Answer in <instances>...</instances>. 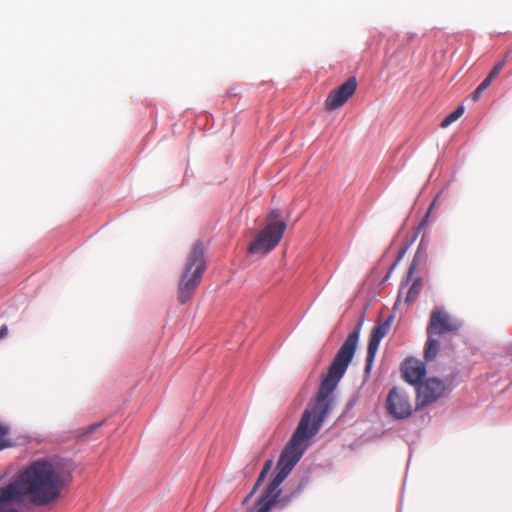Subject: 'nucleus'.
Wrapping results in <instances>:
<instances>
[{
	"label": "nucleus",
	"mask_w": 512,
	"mask_h": 512,
	"mask_svg": "<svg viewBox=\"0 0 512 512\" xmlns=\"http://www.w3.org/2000/svg\"><path fill=\"white\" fill-rule=\"evenodd\" d=\"M363 322L364 315H362L353 331L348 335L336 353L326 375L321 380L315 398L310 401L304 410L295 431L282 449L276 463L273 478L257 500L255 512L285 509L301 492L302 484L297 489L285 494H282L280 485L300 461L330 413L334 402L333 392L353 360Z\"/></svg>",
	"instance_id": "1"
},
{
	"label": "nucleus",
	"mask_w": 512,
	"mask_h": 512,
	"mask_svg": "<svg viewBox=\"0 0 512 512\" xmlns=\"http://www.w3.org/2000/svg\"><path fill=\"white\" fill-rule=\"evenodd\" d=\"M64 486V476L52 461L34 460L12 481L0 486V512H19L16 504L26 501L48 505L60 497Z\"/></svg>",
	"instance_id": "2"
},
{
	"label": "nucleus",
	"mask_w": 512,
	"mask_h": 512,
	"mask_svg": "<svg viewBox=\"0 0 512 512\" xmlns=\"http://www.w3.org/2000/svg\"><path fill=\"white\" fill-rule=\"evenodd\" d=\"M206 269L204 245L202 241L194 243L187 258L178 284V301L185 304L190 300L199 285Z\"/></svg>",
	"instance_id": "3"
},
{
	"label": "nucleus",
	"mask_w": 512,
	"mask_h": 512,
	"mask_svg": "<svg viewBox=\"0 0 512 512\" xmlns=\"http://www.w3.org/2000/svg\"><path fill=\"white\" fill-rule=\"evenodd\" d=\"M286 226H264L249 243L248 253L263 257L271 252L280 242Z\"/></svg>",
	"instance_id": "4"
},
{
	"label": "nucleus",
	"mask_w": 512,
	"mask_h": 512,
	"mask_svg": "<svg viewBox=\"0 0 512 512\" xmlns=\"http://www.w3.org/2000/svg\"><path fill=\"white\" fill-rule=\"evenodd\" d=\"M385 409L387 414L395 420H405L413 414L409 395L399 387H393L388 392Z\"/></svg>",
	"instance_id": "5"
},
{
	"label": "nucleus",
	"mask_w": 512,
	"mask_h": 512,
	"mask_svg": "<svg viewBox=\"0 0 512 512\" xmlns=\"http://www.w3.org/2000/svg\"><path fill=\"white\" fill-rule=\"evenodd\" d=\"M446 392L444 383L436 378H428L416 387V409H422L441 398Z\"/></svg>",
	"instance_id": "6"
},
{
	"label": "nucleus",
	"mask_w": 512,
	"mask_h": 512,
	"mask_svg": "<svg viewBox=\"0 0 512 512\" xmlns=\"http://www.w3.org/2000/svg\"><path fill=\"white\" fill-rule=\"evenodd\" d=\"M461 323L453 319L443 308H434L427 326L428 336L441 335L446 332L457 333Z\"/></svg>",
	"instance_id": "7"
},
{
	"label": "nucleus",
	"mask_w": 512,
	"mask_h": 512,
	"mask_svg": "<svg viewBox=\"0 0 512 512\" xmlns=\"http://www.w3.org/2000/svg\"><path fill=\"white\" fill-rule=\"evenodd\" d=\"M393 317L390 316L384 321L377 322L373 327L368 341L365 371L369 373L372 369L379 345L382 339L389 333Z\"/></svg>",
	"instance_id": "8"
},
{
	"label": "nucleus",
	"mask_w": 512,
	"mask_h": 512,
	"mask_svg": "<svg viewBox=\"0 0 512 512\" xmlns=\"http://www.w3.org/2000/svg\"><path fill=\"white\" fill-rule=\"evenodd\" d=\"M357 89V80L355 77L348 78L338 88L329 92L325 100V109L328 111L336 110L342 107Z\"/></svg>",
	"instance_id": "9"
},
{
	"label": "nucleus",
	"mask_w": 512,
	"mask_h": 512,
	"mask_svg": "<svg viewBox=\"0 0 512 512\" xmlns=\"http://www.w3.org/2000/svg\"><path fill=\"white\" fill-rule=\"evenodd\" d=\"M402 371L405 381L417 387L426 376V365L418 359L407 358L403 363Z\"/></svg>",
	"instance_id": "10"
},
{
	"label": "nucleus",
	"mask_w": 512,
	"mask_h": 512,
	"mask_svg": "<svg viewBox=\"0 0 512 512\" xmlns=\"http://www.w3.org/2000/svg\"><path fill=\"white\" fill-rule=\"evenodd\" d=\"M272 466H273V460L272 459H268V460L265 461V463H264V465L262 467V470H261L260 474L258 475L257 480H256V482L254 483V485L252 487V490L243 499V501H242L243 504H246L248 502V500L256 493V491L259 489V487L261 486V484L265 480L266 476L270 472Z\"/></svg>",
	"instance_id": "11"
},
{
	"label": "nucleus",
	"mask_w": 512,
	"mask_h": 512,
	"mask_svg": "<svg viewBox=\"0 0 512 512\" xmlns=\"http://www.w3.org/2000/svg\"><path fill=\"white\" fill-rule=\"evenodd\" d=\"M440 349V342L432 336H428L424 349V358L426 361H431L436 358Z\"/></svg>",
	"instance_id": "12"
},
{
	"label": "nucleus",
	"mask_w": 512,
	"mask_h": 512,
	"mask_svg": "<svg viewBox=\"0 0 512 512\" xmlns=\"http://www.w3.org/2000/svg\"><path fill=\"white\" fill-rule=\"evenodd\" d=\"M422 286H423L422 278L421 277H416L413 280L411 286L409 287V289L407 291L405 302L406 303H413V302H415L416 299L418 298L421 290H422Z\"/></svg>",
	"instance_id": "13"
},
{
	"label": "nucleus",
	"mask_w": 512,
	"mask_h": 512,
	"mask_svg": "<svg viewBox=\"0 0 512 512\" xmlns=\"http://www.w3.org/2000/svg\"><path fill=\"white\" fill-rule=\"evenodd\" d=\"M464 113V107L459 106L457 107L453 112H451L449 115H447L442 121L440 126L442 128H447L450 126L453 122L458 120Z\"/></svg>",
	"instance_id": "14"
},
{
	"label": "nucleus",
	"mask_w": 512,
	"mask_h": 512,
	"mask_svg": "<svg viewBox=\"0 0 512 512\" xmlns=\"http://www.w3.org/2000/svg\"><path fill=\"white\" fill-rule=\"evenodd\" d=\"M507 57H508V54H506L505 57L501 61H499L498 63H496L494 65V67L492 68V70L490 71V73L487 76L488 79H490L492 81L495 77L498 76V74L501 72V70L507 63Z\"/></svg>",
	"instance_id": "15"
},
{
	"label": "nucleus",
	"mask_w": 512,
	"mask_h": 512,
	"mask_svg": "<svg viewBox=\"0 0 512 512\" xmlns=\"http://www.w3.org/2000/svg\"><path fill=\"white\" fill-rule=\"evenodd\" d=\"M9 429L0 424V451L11 446V442L7 439Z\"/></svg>",
	"instance_id": "16"
},
{
	"label": "nucleus",
	"mask_w": 512,
	"mask_h": 512,
	"mask_svg": "<svg viewBox=\"0 0 512 512\" xmlns=\"http://www.w3.org/2000/svg\"><path fill=\"white\" fill-rule=\"evenodd\" d=\"M491 82L492 81L486 77L473 92L472 99L474 101H477L480 98L482 92L485 91L490 86Z\"/></svg>",
	"instance_id": "17"
},
{
	"label": "nucleus",
	"mask_w": 512,
	"mask_h": 512,
	"mask_svg": "<svg viewBox=\"0 0 512 512\" xmlns=\"http://www.w3.org/2000/svg\"><path fill=\"white\" fill-rule=\"evenodd\" d=\"M280 211L277 209L271 210L267 217L266 224H285L286 220L280 219Z\"/></svg>",
	"instance_id": "18"
},
{
	"label": "nucleus",
	"mask_w": 512,
	"mask_h": 512,
	"mask_svg": "<svg viewBox=\"0 0 512 512\" xmlns=\"http://www.w3.org/2000/svg\"><path fill=\"white\" fill-rule=\"evenodd\" d=\"M423 226H417V231H415L411 237V239L409 241H407V243L399 250L398 252V257H397V261H399L403 255L406 253L408 247L416 240L418 234L420 233V229L422 228Z\"/></svg>",
	"instance_id": "19"
},
{
	"label": "nucleus",
	"mask_w": 512,
	"mask_h": 512,
	"mask_svg": "<svg viewBox=\"0 0 512 512\" xmlns=\"http://www.w3.org/2000/svg\"><path fill=\"white\" fill-rule=\"evenodd\" d=\"M416 266H417V261H416V259H413V261L410 264L407 276H406V278L401 283V287H400V290H399L398 297H400V295L402 293L403 287L408 285V283H409V281H410V279H411V277H412V275L414 273V270H415Z\"/></svg>",
	"instance_id": "20"
},
{
	"label": "nucleus",
	"mask_w": 512,
	"mask_h": 512,
	"mask_svg": "<svg viewBox=\"0 0 512 512\" xmlns=\"http://www.w3.org/2000/svg\"><path fill=\"white\" fill-rule=\"evenodd\" d=\"M438 198H439V196H437V197L434 199V201L431 203V205H430V207H429V209H428V211H427V213H426L425 218L420 222V224H426V223H427L428 218L431 216L432 211H433V210L435 209V207H436V204H437Z\"/></svg>",
	"instance_id": "21"
},
{
	"label": "nucleus",
	"mask_w": 512,
	"mask_h": 512,
	"mask_svg": "<svg viewBox=\"0 0 512 512\" xmlns=\"http://www.w3.org/2000/svg\"><path fill=\"white\" fill-rule=\"evenodd\" d=\"M102 425V422H98V423H94V424H91L90 426H88L85 430V432L83 433V435H89L91 434L93 431H95L96 429H98L100 426Z\"/></svg>",
	"instance_id": "22"
},
{
	"label": "nucleus",
	"mask_w": 512,
	"mask_h": 512,
	"mask_svg": "<svg viewBox=\"0 0 512 512\" xmlns=\"http://www.w3.org/2000/svg\"><path fill=\"white\" fill-rule=\"evenodd\" d=\"M8 334V328L6 325L0 327V339L4 338Z\"/></svg>",
	"instance_id": "23"
}]
</instances>
